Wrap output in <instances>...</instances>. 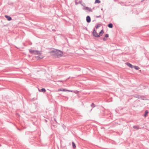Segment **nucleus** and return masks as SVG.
<instances>
[{
	"instance_id": "obj_23",
	"label": "nucleus",
	"mask_w": 149,
	"mask_h": 149,
	"mask_svg": "<svg viewBox=\"0 0 149 149\" xmlns=\"http://www.w3.org/2000/svg\"><path fill=\"white\" fill-rule=\"evenodd\" d=\"M62 81H63L62 80H58V81H57L58 82H62Z\"/></svg>"
},
{
	"instance_id": "obj_20",
	"label": "nucleus",
	"mask_w": 149,
	"mask_h": 149,
	"mask_svg": "<svg viewBox=\"0 0 149 149\" xmlns=\"http://www.w3.org/2000/svg\"><path fill=\"white\" fill-rule=\"evenodd\" d=\"M91 106L93 108L95 107V106L93 103H92L91 105Z\"/></svg>"
},
{
	"instance_id": "obj_12",
	"label": "nucleus",
	"mask_w": 149,
	"mask_h": 149,
	"mask_svg": "<svg viewBox=\"0 0 149 149\" xmlns=\"http://www.w3.org/2000/svg\"><path fill=\"white\" fill-rule=\"evenodd\" d=\"M39 90V91L40 92H45L46 91V90L44 88H42V89H41L40 91Z\"/></svg>"
},
{
	"instance_id": "obj_25",
	"label": "nucleus",
	"mask_w": 149,
	"mask_h": 149,
	"mask_svg": "<svg viewBox=\"0 0 149 149\" xmlns=\"http://www.w3.org/2000/svg\"><path fill=\"white\" fill-rule=\"evenodd\" d=\"M103 39L104 40H105V38H103Z\"/></svg>"
},
{
	"instance_id": "obj_2",
	"label": "nucleus",
	"mask_w": 149,
	"mask_h": 149,
	"mask_svg": "<svg viewBox=\"0 0 149 149\" xmlns=\"http://www.w3.org/2000/svg\"><path fill=\"white\" fill-rule=\"evenodd\" d=\"M29 52L31 54H37L40 55L41 54V52L38 50L29 49Z\"/></svg>"
},
{
	"instance_id": "obj_15",
	"label": "nucleus",
	"mask_w": 149,
	"mask_h": 149,
	"mask_svg": "<svg viewBox=\"0 0 149 149\" xmlns=\"http://www.w3.org/2000/svg\"><path fill=\"white\" fill-rule=\"evenodd\" d=\"M133 68H135L136 70H137L139 69V67L138 66H133Z\"/></svg>"
},
{
	"instance_id": "obj_26",
	"label": "nucleus",
	"mask_w": 149,
	"mask_h": 149,
	"mask_svg": "<svg viewBox=\"0 0 149 149\" xmlns=\"http://www.w3.org/2000/svg\"><path fill=\"white\" fill-rule=\"evenodd\" d=\"M45 121L47 122L46 120H45Z\"/></svg>"
},
{
	"instance_id": "obj_8",
	"label": "nucleus",
	"mask_w": 149,
	"mask_h": 149,
	"mask_svg": "<svg viewBox=\"0 0 149 149\" xmlns=\"http://www.w3.org/2000/svg\"><path fill=\"white\" fill-rule=\"evenodd\" d=\"M126 64L128 67L131 68H133V65H132L131 64L129 63H127Z\"/></svg>"
},
{
	"instance_id": "obj_1",
	"label": "nucleus",
	"mask_w": 149,
	"mask_h": 149,
	"mask_svg": "<svg viewBox=\"0 0 149 149\" xmlns=\"http://www.w3.org/2000/svg\"><path fill=\"white\" fill-rule=\"evenodd\" d=\"M52 55H56L57 56H61L63 55V52L60 50L54 49L50 52H49Z\"/></svg>"
},
{
	"instance_id": "obj_16",
	"label": "nucleus",
	"mask_w": 149,
	"mask_h": 149,
	"mask_svg": "<svg viewBox=\"0 0 149 149\" xmlns=\"http://www.w3.org/2000/svg\"><path fill=\"white\" fill-rule=\"evenodd\" d=\"M133 128L134 129H135L136 130H138L139 129V127L138 126H134L133 127Z\"/></svg>"
},
{
	"instance_id": "obj_6",
	"label": "nucleus",
	"mask_w": 149,
	"mask_h": 149,
	"mask_svg": "<svg viewBox=\"0 0 149 149\" xmlns=\"http://www.w3.org/2000/svg\"><path fill=\"white\" fill-rule=\"evenodd\" d=\"M86 21L87 22L89 23L91 22V19L89 16H88L86 17Z\"/></svg>"
},
{
	"instance_id": "obj_7",
	"label": "nucleus",
	"mask_w": 149,
	"mask_h": 149,
	"mask_svg": "<svg viewBox=\"0 0 149 149\" xmlns=\"http://www.w3.org/2000/svg\"><path fill=\"white\" fill-rule=\"evenodd\" d=\"M58 91H70V90H66V89H63V88L59 89L58 90Z\"/></svg>"
},
{
	"instance_id": "obj_18",
	"label": "nucleus",
	"mask_w": 149,
	"mask_h": 149,
	"mask_svg": "<svg viewBox=\"0 0 149 149\" xmlns=\"http://www.w3.org/2000/svg\"><path fill=\"white\" fill-rule=\"evenodd\" d=\"M75 3H76V4H78L79 3H81V2H82V0H80V1L79 2V3H78L77 2V1H76V0H75Z\"/></svg>"
},
{
	"instance_id": "obj_4",
	"label": "nucleus",
	"mask_w": 149,
	"mask_h": 149,
	"mask_svg": "<svg viewBox=\"0 0 149 149\" xmlns=\"http://www.w3.org/2000/svg\"><path fill=\"white\" fill-rule=\"evenodd\" d=\"M84 8H83L84 10H88V12H92V10L90 8L87 6H84Z\"/></svg>"
},
{
	"instance_id": "obj_21",
	"label": "nucleus",
	"mask_w": 149,
	"mask_h": 149,
	"mask_svg": "<svg viewBox=\"0 0 149 149\" xmlns=\"http://www.w3.org/2000/svg\"><path fill=\"white\" fill-rule=\"evenodd\" d=\"M105 37L106 38H108L109 37V35L108 34H106L105 36Z\"/></svg>"
},
{
	"instance_id": "obj_11",
	"label": "nucleus",
	"mask_w": 149,
	"mask_h": 149,
	"mask_svg": "<svg viewBox=\"0 0 149 149\" xmlns=\"http://www.w3.org/2000/svg\"><path fill=\"white\" fill-rule=\"evenodd\" d=\"M72 144L73 148H75L76 147V146L75 144V143H74V142H72Z\"/></svg>"
},
{
	"instance_id": "obj_19",
	"label": "nucleus",
	"mask_w": 149,
	"mask_h": 149,
	"mask_svg": "<svg viewBox=\"0 0 149 149\" xmlns=\"http://www.w3.org/2000/svg\"><path fill=\"white\" fill-rule=\"evenodd\" d=\"M101 26V25L100 24H97V25L95 27H96V29H97L98 28H99V27H100V26Z\"/></svg>"
},
{
	"instance_id": "obj_22",
	"label": "nucleus",
	"mask_w": 149,
	"mask_h": 149,
	"mask_svg": "<svg viewBox=\"0 0 149 149\" xmlns=\"http://www.w3.org/2000/svg\"><path fill=\"white\" fill-rule=\"evenodd\" d=\"M101 17V16L100 15L99 16H96V17L97 18H99V17Z\"/></svg>"
},
{
	"instance_id": "obj_24",
	"label": "nucleus",
	"mask_w": 149,
	"mask_h": 149,
	"mask_svg": "<svg viewBox=\"0 0 149 149\" xmlns=\"http://www.w3.org/2000/svg\"><path fill=\"white\" fill-rule=\"evenodd\" d=\"M54 121H55L56 123H57V121H56V119L55 118H54Z\"/></svg>"
},
{
	"instance_id": "obj_10",
	"label": "nucleus",
	"mask_w": 149,
	"mask_h": 149,
	"mask_svg": "<svg viewBox=\"0 0 149 149\" xmlns=\"http://www.w3.org/2000/svg\"><path fill=\"white\" fill-rule=\"evenodd\" d=\"M108 26L109 27L112 28L113 27V25L112 23H109L108 25Z\"/></svg>"
},
{
	"instance_id": "obj_17",
	"label": "nucleus",
	"mask_w": 149,
	"mask_h": 149,
	"mask_svg": "<svg viewBox=\"0 0 149 149\" xmlns=\"http://www.w3.org/2000/svg\"><path fill=\"white\" fill-rule=\"evenodd\" d=\"M100 2V0H95V3H99Z\"/></svg>"
},
{
	"instance_id": "obj_13",
	"label": "nucleus",
	"mask_w": 149,
	"mask_h": 149,
	"mask_svg": "<svg viewBox=\"0 0 149 149\" xmlns=\"http://www.w3.org/2000/svg\"><path fill=\"white\" fill-rule=\"evenodd\" d=\"M148 111L147 110H146V111H145V114L144 115V116L145 117H146L147 115L148 114Z\"/></svg>"
},
{
	"instance_id": "obj_3",
	"label": "nucleus",
	"mask_w": 149,
	"mask_h": 149,
	"mask_svg": "<svg viewBox=\"0 0 149 149\" xmlns=\"http://www.w3.org/2000/svg\"><path fill=\"white\" fill-rule=\"evenodd\" d=\"M93 35L95 37H100V35H98L96 31H95V29H94L93 32Z\"/></svg>"
},
{
	"instance_id": "obj_14",
	"label": "nucleus",
	"mask_w": 149,
	"mask_h": 149,
	"mask_svg": "<svg viewBox=\"0 0 149 149\" xmlns=\"http://www.w3.org/2000/svg\"><path fill=\"white\" fill-rule=\"evenodd\" d=\"M104 33V32L103 31V30H102L101 31H100V32L99 33V35L100 36H101L102 35L101 34H103Z\"/></svg>"
},
{
	"instance_id": "obj_9",
	"label": "nucleus",
	"mask_w": 149,
	"mask_h": 149,
	"mask_svg": "<svg viewBox=\"0 0 149 149\" xmlns=\"http://www.w3.org/2000/svg\"><path fill=\"white\" fill-rule=\"evenodd\" d=\"M5 17L7 19L8 21H10L12 19L11 17L8 16L6 15Z\"/></svg>"
},
{
	"instance_id": "obj_5",
	"label": "nucleus",
	"mask_w": 149,
	"mask_h": 149,
	"mask_svg": "<svg viewBox=\"0 0 149 149\" xmlns=\"http://www.w3.org/2000/svg\"><path fill=\"white\" fill-rule=\"evenodd\" d=\"M135 97L136 98H138V99H141L142 100H146V99L143 98V96H141L139 95H136L135 96Z\"/></svg>"
}]
</instances>
